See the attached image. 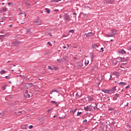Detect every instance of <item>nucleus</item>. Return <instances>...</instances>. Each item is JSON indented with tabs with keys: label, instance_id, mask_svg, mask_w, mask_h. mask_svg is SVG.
I'll list each match as a JSON object with an SVG mask.
<instances>
[{
	"label": "nucleus",
	"instance_id": "27",
	"mask_svg": "<svg viewBox=\"0 0 131 131\" xmlns=\"http://www.w3.org/2000/svg\"><path fill=\"white\" fill-rule=\"evenodd\" d=\"M89 63H90V61L89 60H85V64L88 65Z\"/></svg>",
	"mask_w": 131,
	"mask_h": 131
},
{
	"label": "nucleus",
	"instance_id": "60",
	"mask_svg": "<svg viewBox=\"0 0 131 131\" xmlns=\"http://www.w3.org/2000/svg\"><path fill=\"white\" fill-rule=\"evenodd\" d=\"M9 83L12 84V82L11 81H9Z\"/></svg>",
	"mask_w": 131,
	"mask_h": 131
},
{
	"label": "nucleus",
	"instance_id": "50",
	"mask_svg": "<svg viewBox=\"0 0 131 131\" xmlns=\"http://www.w3.org/2000/svg\"><path fill=\"white\" fill-rule=\"evenodd\" d=\"M55 12H59V10L58 9H55L54 10Z\"/></svg>",
	"mask_w": 131,
	"mask_h": 131
},
{
	"label": "nucleus",
	"instance_id": "56",
	"mask_svg": "<svg viewBox=\"0 0 131 131\" xmlns=\"http://www.w3.org/2000/svg\"><path fill=\"white\" fill-rule=\"evenodd\" d=\"M12 26H13V25H10L8 26V27H12Z\"/></svg>",
	"mask_w": 131,
	"mask_h": 131
},
{
	"label": "nucleus",
	"instance_id": "53",
	"mask_svg": "<svg viewBox=\"0 0 131 131\" xmlns=\"http://www.w3.org/2000/svg\"><path fill=\"white\" fill-rule=\"evenodd\" d=\"M120 67H121V68H124L123 67V66H122V64H121V65L120 66Z\"/></svg>",
	"mask_w": 131,
	"mask_h": 131
},
{
	"label": "nucleus",
	"instance_id": "45",
	"mask_svg": "<svg viewBox=\"0 0 131 131\" xmlns=\"http://www.w3.org/2000/svg\"><path fill=\"white\" fill-rule=\"evenodd\" d=\"M76 97H79V95H78V93L76 94Z\"/></svg>",
	"mask_w": 131,
	"mask_h": 131
},
{
	"label": "nucleus",
	"instance_id": "16",
	"mask_svg": "<svg viewBox=\"0 0 131 131\" xmlns=\"http://www.w3.org/2000/svg\"><path fill=\"white\" fill-rule=\"evenodd\" d=\"M21 128H22L23 129H26V128H27V125H22L21 126Z\"/></svg>",
	"mask_w": 131,
	"mask_h": 131
},
{
	"label": "nucleus",
	"instance_id": "62",
	"mask_svg": "<svg viewBox=\"0 0 131 131\" xmlns=\"http://www.w3.org/2000/svg\"><path fill=\"white\" fill-rule=\"evenodd\" d=\"M74 15H75V16H76V13L75 12L74 13Z\"/></svg>",
	"mask_w": 131,
	"mask_h": 131
},
{
	"label": "nucleus",
	"instance_id": "52",
	"mask_svg": "<svg viewBox=\"0 0 131 131\" xmlns=\"http://www.w3.org/2000/svg\"><path fill=\"white\" fill-rule=\"evenodd\" d=\"M124 106H126L127 107H128V102H127V104L126 105H125Z\"/></svg>",
	"mask_w": 131,
	"mask_h": 131
},
{
	"label": "nucleus",
	"instance_id": "24",
	"mask_svg": "<svg viewBox=\"0 0 131 131\" xmlns=\"http://www.w3.org/2000/svg\"><path fill=\"white\" fill-rule=\"evenodd\" d=\"M76 111H77V108H76L75 110H74L73 111H72V113H73V114H74V113H75V112H76Z\"/></svg>",
	"mask_w": 131,
	"mask_h": 131
},
{
	"label": "nucleus",
	"instance_id": "51",
	"mask_svg": "<svg viewBox=\"0 0 131 131\" xmlns=\"http://www.w3.org/2000/svg\"><path fill=\"white\" fill-rule=\"evenodd\" d=\"M25 93L26 94H28V90H26Z\"/></svg>",
	"mask_w": 131,
	"mask_h": 131
},
{
	"label": "nucleus",
	"instance_id": "63",
	"mask_svg": "<svg viewBox=\"0 0 131 131\" xmlns=\"http://www.w3.org/2000/svg\"><path fill=\"white\" fill-rule=\"evenodd\" d=\"M66 46H64L63 49H66Z\"/></svg>",
	"mask_w": 131,
	"mask_h": 131
},
{
	"label": "nucleus",
	"instance_id": "4",
	"mask_svg": "<svg viewBox=\"0 0 131 131\" xmlns=\"http://www.w3.org/2000/svg\"><path fill=\"white\" fill-rule=\"evenodd\" d=\"M118 53L120 55H125V54H126V51L123 49H120L118 51Z\"/></svg>",
	"mask_w": 131,
	"mask_h": 131
},
{
	"label": "nucleus",
	"instance_id": "7",
	"mask_svg": "<svg viewBox=\"0 0 131 131\" xmlns=\"http://www.w3.org/2000/svg\"><path fill=\"white\" fill-rule=\"evenodd\" d=\"M19 43H20V42L18 40H16L13 42L12 45L14 46V47H17Z\"/></svg>",
	"mask_w": 131,
	"mask_h": 131
},
{
	"label": "nucleus",
	"instance_id": "46",
	"mask_svg": "<svg viewBox=\"0 0 131 131\" xmlns=\"http://www.w3.org/2000/svg\"><path fill=\"white\" fill-rule=\"evenodd\" d=\"M101 51H102V53H103V52H104V48H101Z\"/></svg>",
	"mask_w": 131,
	"mask_h": 131
},
{
	"label": "nucleus",
	"instance_id": "43",
	"mask_svg": "<svg viewBox=\"0 0 131 131\" xmlns=\"http://www.w3.org/2000/svg\"><path fill=\"white\" fill-rule=\"evenodd\" d=\"M112 78V75H110V78L109 79V80H112L111 78Z\"/></svg>",
	"mask_w": 131,
	"mask_h": 131
},
{
	"label": "nucleus",
	"instance_id": "34",
	"mask_svg": "<svg viewBox=\"0 0 131 131\" xmlns=\"http://www.w3.org/2000/svg\"><path fill=\"white\" fill-rule=\"evenodd\" d=\"M28 84H29V85H31V86H33V83H29Z\"/></svg>",
	"mask_w": 131,
	"mask_h": 131
},
{
	"label": "nucleus",
	"instance_id": "13",
	"mask_svg": "<svg viewBox=\"0 0 131 131\" xmlns=\"http://www.w3.org/2000/svg\"><path fill=\"white\" fill-rule=\"evenodd\" d=\"M24 97L26 99H27V98H30V94L27 93L26 94L24 95Z\"/></svg>",
	"mask_w": 131,
	"mask_h": 131
},
{
	"label": "nucleus",
	"instance_id": "59",
	"mask_svg": "<svg viewBox=\"0 0 131 131\" xmlns=\"http://www.w3.org/2000/svg\"><path fill=\"white\" fill-rule=\"evenodd\" d=\"M1 33H4V31H1Z\"/></svg>",
	"mask_w": 131,
	"mask_h": 131
},
{
	"label": "nucleus",
	"instance_id": "2",
	"mask_svg": "<svg viewBox=\"0 0 131 131\" xmlns=\"http://www.w3.org/2000/svg\"><path fill=\"white\" fill-rule=\"evenodd\" d=\"M116 91V86H114L111 90H108V94H113V93H115Z\"/></svg>",
	"mask_w": 131,
	"mask_h": 131
},
{
	"label": "nucleus",
	"instance_id": "36",
	"mask_svg": "<svg viewBox=\"0 0 131 131\" xmlns=\"http://www.w3.org/2000/svg\"><path fill=\"white\" fill-rule=\"evenodd\" d=\"M33 127V125H30L29 126V128L30 129H31V128H32Z\"/></svg>",
	"mask_w": 131,
	"mask_h": 131
},
{
	"label": "nucleus",
	"instance_id": "37",
	"mask_svg": "<svg viewBox=\"0 0 131 131\" xmlns=\"http://www.w3.org/2000/svg\"><path fill=\"white\" fill-rule=\"evenodd\" d=\"M110 111H114V108H109Z\"/></svg>",
	"mask_w": 131,
	"mask_h": 131
},
{
	"label": "nucleus",
	"instance_id": "1",
	"mask_svg": "<svg viewBox=\"0 0 131 131\" xmlns=\"http://www.w3.org/2000/svg\"><path fill=\"white\" fill-rule=\"evenodd\" d=\"M115 1L114 0H105L104 2V5L111 4V5L115 4Z\"/></svg>",
	"mask_w": 131,
	"mask_h": 131
},
{
	"label": "nucleus",
	"instance_id": "17",
	"mask_svg": "<svg viewBox=\"0 0 131 131\" xmlns=\"http://www.w3.org/2000/svg\"><path fill=\"white\" fill-rule=\"evenodd\" d=\"M119 85H126V83L125 82H121L119 83Z\"/></svg>",
	"mask_w": 131,
	"mask_h": 131
},
{
	"label": "nucleus",
	"instance_id": "12",
	"mask_svg": "<svg viewBox=\"0 0 131 131\" xmlns=\"http://www.w3.org/2000/svg\"><path fill=\"white\" fill-rule=\"evenodd\" d=\"M89 102H92V101H94V98L92 97V96H89L88 97Z\"/></svg>",
	"mask_w": 131,
	"mask_h": 131
},
{
	"label": "nucleus",
	"instance_id": "35",
	"mask_svg": "<svg viewBox=\"0 0 131 131\" xmlns=\"http://www.w3.org/2000/svg\"><path fill=\"white\" fill-rule=\"evenodd\" d=\"M48 69H50L51 70H53V69L52 68V67L50 66H48Z\"/></svg>",
	"mask_w": 131,
	"mask_h": 131
},
{
	"label": "nucleus",
	"instance_id": "23",
	"mask_svg": "<svg viewBox=\"0 0 131 131\" xmlns=\"http://www.w3.org/2000/svg\"><path fill=\"white\" fill-rule=\"evenodd\" d=\"M74 32V30H70L69 31V33H73Z\"/></svg>",
	"mask_w": 131,
	"mask_h": 131
},
{
	"label": "nucleus",
	"instance_id": "11",
	"mask_svg": "<svg viewBox=\"0 0 131 131\" xmlns=\"http://www.w3.org/2000/svg\"><path fill=\"white\" fill-rule=\"evenodd\" d=\"M91 107H93L92 106V105H90V106L87 105L86 107L85 106L84 107V110H85L86 111H89V110H90V108H91Z\"/></svg>",
	"mask_w": 131,
	"mask_h": 131
},
{
	"label": "nucleus",
	"instance_id": "19",
	"mask_svg": "<svg viewBox=\"0 0 131 131\" xmlns=\"http://www.w3.org/2000/svg\"><path fill=\"white\" fill-rule=\"evenodd\" d=\"M106 36H107V37H113V35L111 34H106Z\"/></svg>",
	"mask_w": 131,
	"mask_h": 131
},
{
	"label": "nucleus",
	"instance_id": "54",
	"mask_svg": "<svg viewBox=\"0 0 131 131\" xmlns=\"http://www.w3.org/2000/svg\"><path fill=\"white\" fill-rule=\"evenodd\" d=\"M105 127H106V129H108V125H106L105 126Z\"/></svg>",
	"mask_w": 131,
	"mask_h": 131
},
{
	"label": "nucleus",
	"instance_id": "14",
	"mask_svg": "<svg viewBox=\"0 0 131 131\" xmlns=\"http://www.w3.org/2000/svg\"><path fill=\"white\" fill-rule=\"evenodd\" d=\"M102 92L105 93V94H109V90L107 89H102Z\"/></svg>",
	"mask_w": 131,
	"mask_h": 131
},
{
	"label": "nucleus",
	"instance_id": "18",
	"mask_svg": "<svg viewBox=\"0 0 131 131\" xmlns=\"http://www.w3.org/2000/svg\"><path fill=\"white\" fill-rule=\"evenodd\" d=\"M2 10L3 12H7V11H8V8L7 7H3Z\"/></svg>",
	"mask_w": 131,
	"mask_h": 131
},
{
	"label": "nucleus",
	"instance_id": "57",
	"mask_svg": "<svg viewBox=\"0 0 131 131\" xmlns=\"http://www.w3.org/2000/svg\"><path fill=\"white\" fill-rule=\"evenodd\" d=\"M1 36L5 37V36H6V35H1Z\"/></svg>",
	"mask_w": 131,
	"mask_h": 131
},
{
	"label": "nucleus",
	"instance_id": "6",
	"mask_svg": "<svg viewBox=\"0 0 131 131\" xmlns=\"http://www.w3.org/2000/svg\"><path fill=\"white\" fill-rule=\"evenodd\" d=\"M92 47L93 50H96V51H98V48H99V46L97 45V44H92Z\"/></svg>",
	"mask_w": 131,
	"mask_h": 131
},
{
	"label": "nucleus",
	"instance_id": "9",
	"mask_svg": "<svg viewBox=\"0 0 131 131\" xmlns=\"http://www.w3.org/2000/svg\"><path fill=\"white\" fill-rule=\"evenodd\" d=\"M117 33V30H112L111 32V34L113 35V36H115V34Z\"/></svg>",
	"mask_w": 131,
	"mask_h": 131
},
{
	"label": "nucleus",
	"instance_id": "5",
	"mask_svg": "<svg viewBox=\"0 0 131 131\" xmlns=\"http://www.w3.org/2000/svg\"><path fill=\"white\" fill-rule=\"evenodd\" d=\"M34 22L37 24V25H40L41 24V19H39L37 16V20H35Z\"/></svg>",
	"mask_w": 131,
	"mask_h": 131
},
{
	"label": "nucleus",
	"instance_id": "22",
	"mask_svg": "<svg viewBox=\"0 0 131 131\" xmlns=\"http://www.w3.org/2000/svg\"><path fill=\"white\" fill-rule=\"evenodd\" d=\"M7 72H6V71H5V70H2V71H1V74H5V73H6Z\"/></svg>",
	"mask_w": 131,
	"mask_h": 131
},
{
	"label": "nucleus",
	"instance_id": "31",
	"mask_svg": "<svg viewBox=\"0 0 131 131\" xmlns=\"http://www.w3.org/2000/svg\"><path fill=\"white\" fill-rule=\"evenodd\" d=\"M8 5L9 6H11V7H12V6H13V3L12 2L8 3Z\"/></svg>",
	"mask_w": 131,
	"mask_h": 131
},
{
	"label": "nucleus",
	"instance_id": "47",
	"mask_svg": "<svg viewBox=\"0 0 131 131\" xmlns=\"http://www.w3.org/2000/svg\"><path fill=\"white\" fill-rule=\"evenodd\" d=\"M51 110H52V109H50V110H48L47 111V112H48V113H50Z\"/></svg>",
	"mask_w": 131,
	"mask_h": 131
},
{
	"label": "nucleus",
	"instance_id": "39",
	"mask_svg": "<svg viewBox=\"0 0 131 131\" xmlns=\"http://www.w3.org/2000/svg\"><path fill=\"white\" fill-rule=\"evenodd\" d=\"M84 122H88V120L85 119L83 121V123H84Z\"/></svg>",
	"mask_w": 131,
	"mask_h": 131
},
{
	"label": "nucleus",
	"instance_id": "30",
	"mask_svg": "<svg viewBox=\"0 0 131 131\" xmlns=\"http://www.w3.org/2000/svg\"><path fill=\"white\" fill-rule=\"evenodd\" d=\"M25 4L27 7H29V6H30V4H29V3H28L27 2H26Z\"/></svg>",
	"mask_w": 131,
	"mask_h": 131
},
{
	"label": "nucleus",
	"instance_id": "25",
	"mask_svg": "<svg viewBox=\"0 0 131 131\" xmlns=\"http://www.w3.org/2000/svg\"><path fill=\"white\" fill-rule=\"evenodd\" d=\"M113 75H116V76H117V75H118V72H114L113 73Z\"/></svg>",
	"mask_w": 131,
	"mask_h": 131
},
{
	"label": "nucleus",
	"instance_id": "29",
	"mask_svg": "<svg viewBox=\"0 0 131 131\" xmlns=\"http://www.w3.org/2000/svg\"><path fill=\"white\" fill-rule=\"evenodd\" d=\"M81 113H82L78 112V113L77 114V116H79V115H80V114H81Z\"/></svg>",
	"mask_w": 131,
	"mask_h": 131
},
{
	"label": "nucleus",
	"instance_id": "38",
	"mask_svg": "<svg viewBox=\"0 0 131 131\" xmlns=\"http://www.w3.org/2000/svg\"><path fill=\"white\" fill-rule=\"evenodd\" d=\"M59 118H61V119H63V118H65V116H62L61 117H59Z\"/></svg>",
	"mask_w": 131,
	"mask_h": 131
},
{
	"label": "nucleus",
	"instance_id": "41",
	"mask_svg": "<svg viewBox=\"0 0 131 131\" xmlns=\"http://www.w3.org/2000/svg\"><path fill=\"white\" fill-rule=\"evenodd\" d=\"M5 78H6L7 79H8L10 78V76H6L5 77Z\"/></svg>",
	"mask_w": 131,
	"mask_h": 131
},
{
	"label": "nucleus",
	"instance_id": "58",
	"mask_svg": "<svg viewBox=\"0 0 131 131\" xmlns=\"http://www.w3.org/2000/svg\"><path fill=\"white\" fill-rule=\"evenodd\" d=\"M88 111H92V109H91V108H90L89 110H88Z\"/></svg>",
	"mask_w": 131,
	"mask_h": 131
},
{
	"label": "nucleus",
	"instance_id": "55",
	"mask_svg": "<svg viewBox=\"0 0 131 131\" xmlns=\"http://www.w3.org/2000/svg\"><path fill=\"white\" fill-rule=\"evenodd\" d=\"M56 107H58L59 106V105L58 104V103H56V104H55Z\"/></svg>",
	"mask_w": 131,
	"mask_h": 131
},
{
	"label": "nucleus",
	"instance_id": "20",
	"mask_svg": "<svg viewBox=\"0 0 131 131\" xmlns=\"http://www.w3.org/2000/svg\"><path fill=\"white\" fill-rule=\"evenodd\" d=\"M95 106H93L94 110H98V108L97 107V103H95Z\"/></svg>",
	"mask_w": 131,
	"mask_h": 131
},
{
	"label": "nucleus",
	"instance_id": "28",
	"mask_svg": "<svg viewBox=\"0 0 131 131\" xmlns=\"http://www.w3.org/2000/svg\"><path fill=\"white\" fill-rule=\"evenodd\" d=\"M91 60L92 61H93V60L94 59V58H95V56H94V54H92L91 56Z\"/></svg>",
	"mask_w": 131,
	"mask_h": 131
},
{
	"label": "nucleus",
	"instance_id": "48",
	"mask_svg": "<svg viewBox=\"0 0 131 131\" xmlns=\"http://www.w3.org/2000/svg\"><path fill=\"white\" fill-rule=\"evenodd\" d=\"M126 64V63H122V66H124V65H125Z\"/></svg>",
	"mask_w": 131,
	"mask_h": 131
},
{
	"label": "nucleus",
	"instance_id": "44",
	"mask_svg": "<svg viewBox=\"0 0 131 131\" xmlns=\"http://www.w3.org/2000/svg\"><path fill=\"white\" fill-rule=\"evenodd\" d=\"M126 90L127 89H129V85H128L127 86L125 87Z\"/></svg>",
	"mask_w": 131,
	"mask_h": 131
},
{
	"label": "nucleus",
	"instance_id": "21",
	"mask_svg": "<svg viewBox=\"0 0 131 131\" xmlns=\"http://www.w3.org/2000/svg\"><path fill=\"white\" fill-rule=\"evenodd\" d=\"M45 10H46L47 13H48V14H50V13H51V11H50L49 8H46Z\"/></svg>",
	"mask_w": 131,
	"mask_h": 131
},
{
	"label": "nucleus",
	"instance_id": "15",
	"mask_svg": "<svg viewBox=\"0 0 131 131\" xmlns=\"http://www.w3.org/2000/svg\"><path fill=\"white\" fill-rule=\"evenodd\" d=\"M66 20H67V21L70 20V15H69L67 14H66Z\"/></svg>",
	"mask_w": 131,
	"mask_h": 131
},
{
	"label": "nucleus",
	"instance_id": "32",
	"mask_svg": "<svg viewBox=\"0 0 131 131\" xmlns=\"http://www.w3.org/2000/svg\"><path fill=\"white\" fill-rule=\"evenodd\" d=\"M6 88H7V85H5L3 87V90H4V91H5L6 90Z\"/></svg>",
	"mask_w": 131,
	"mask_h": 131
},
{
	"label": "nucleus",
	"instance_id": "8",
	"mask_svg": "<svg viewBox=\"0 0 131 131\" xmlns=\"http://www.w3.org/2000/svg\"><path fill=\"white\" fill-rule=\"evenodd\" d=\"M118 97H119V94L116 93L114 97H113L114 101H116V100H117V98H118Z\"/></svg>",
	"mask_w": 131,
	"mask_h": 131
},
{
	"label": "nucleus",
	"instance_id": "33",
	"mask_svg": "<svg viewBox=\"0 0 131 131\" xmlns=\"http://www.w3.org/2000/svg\"><path fill=\"white\" fill-rule=\"evenodd\" d=\"M51 103H52V104H57V102H56V101H51Z\"/></svg>",
	"mask_w": 131,
	"mask_h": 131
},
{
	"label": "nucleus",
	"instance_id": "61",
	"mask_svg": "<svg viewBox=\"0 0 131 131\" xmlns=\"http://www.w3.org/2000/svg\"><path fill=\"white\" fill-rule=\"evenodd\" d=\"M69 34H67L66 36H69Z\"/></svg>",
	"mask_w": 131,
	"mask_h": 131
},
{
	"label": "nucleus",
	"instance_id": "49",
	"mask_svg": "<svg viewBox=\"0 0 131 131\" xmlns=\"http://www.w3.org/2000/svg\"><path fill=\"white\" fill-rule=\"evenodd\" d=\"M52 92H56V93H58V91L56 90H53Z\"/></svg>",
	"mask_w": 131,
	"mask_h": 131
},
{
	"label": "nucleus",
	"instance_id": "10",
	"mask_svg": "<svg viewBox=\"0 0 131 131\" xmlns=\"http://www.w3.org/2000/svg\"><path fill=\"white\" fill-rule=\"evenodd\" d=\"M119 59H120V61L121 62H127L128 61V59L124 58H119Z\"/></svg>",
	"mask_w": 131,
	"mask_h": 131
},
{
	"label": "nucleus",
	"instance_id": "42",
	"mask_svg": "<svg viewBox=\"0 0 131 131\" xmlns=\"http://www.w3.org/2000/svg\"><path fill=\"white\" fill-rule=\"evenodd\" d=\"M48 45H49V46H52V43H51L50 42H48Z\"/></svg>",
	"mask_w": 131,
	"mask_h": 131
},
{
	"label": "nucleus",
	"instance_id": "26",
	"mask_svg": "<svg viewBox=\"0 0 131 131\" xmlns=\"http://www.w3.org/2000/svg\"><path fill=\"white\" fill-rule=\"evenodd\" d=\"M61 0H53V2L54 3H59V2H61Z\"/></svg>",
	"mask_w": 131,
	"mask_h": 131
},
{
	"label": "nucleus",
	"instance_id": "64",
	"mask_svg": "<svg viewBox=\"0 0 131 131\" xmlns=\"http://www.w3.org/2000/svg\"><path fill=\"white\" fill-rule=\"evenodd\" d=\"M30 0H26V2H29Z\"/></svg>",
	"mask_w": 131,
	"mask_h": 131
},
{
	"label": "nucleus",
	"instance_id": "40",
	"mask_svg": "<svg viewBox=\"0 0 131 131\" xmlns=\"http://www.w3.org/2000/svg\"><path fill=\"white\" fill-rule=\"evenodd\" d=\"M18 115H21V114H22V112H19L17 113Z\"/></svg>",
	"mask_w": 131,
	"mask_h": 131
},
{
	"label": "nucleus",
	"instance_id": "3",
	"mask_svg": "<svg viewBox=\"0 0 131 131\" xmlns=\"http://www.w3.org/2000/svg\"><path fill=\"white\" fill-rule=\"evenodd\" d=\"M86 36V37H90L91 36H94L95 35V33L91 32L84 34Z\"/></svg>",
	"mask_w": 131,
	"mask_h": 131
}]
</instances>
